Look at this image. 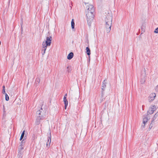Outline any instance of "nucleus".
<instances>
[{"instance_id":"nucleus-19","label":"nucleus","mask_w":158,"mask_h":158,"mask_svg":"<svg viewBox=\"0 0 158 158\" xmlns=\"http://www.w3.org/2000/svg\"><path fill=\"white\" fill-rule=\"evenodd\" d=\"M2 93L3 94L6 93L5 90V86L4 85H3L2 87Z\"/></svg>"},{"instance_id":"nucleus-2","label":"nucleus","mask_w":158,"mask_h":158,"mask_svg":"<svg viewBox=\"0 0 158 158\" xmlns=\"http://www.w3.org/2000/svg\"><path fill=\"white\" fill-rule=\"evenodd\" d=\"M52 40V37L51 36L47 37L46 38V40L43 42L41 48L42 55H44L45 53L47 46H50L51 45Z\"/></svg>"},{"instance_id":"nucleus-13","label":"nucleus","mask_w":158,"mask_h":158,"mask_svg":"<svg viewBox=\"0 0 158 158\" xmlns=\"http://www.w3.org/2000/svg\"><path fill=\"white\" fill-rule=\"evenodd\" d=\"M86 49L87 54L88 55H89L90 54V49L87 47L86 48Z\"/></svg>"},{"instance_id":"nucleus-8","label":"nucleus","mask_w":158,"mask_h":158,"mask_svg":"<svg viewBox=\"0 0 158 158\" xmlns=\"http://www.w3.org/2000/svg\"><path fill=\"white\" fill-rule=\"evenodd\" d=\"M64 102L65 104V109H66V107H67L68 104V102L66 99V97L65 96H64Z\"/></svg>"},{"instance_id":"nucleus-21","label":"nucleus","mask_w":158,"mask_h":158,"mask_svg":"<svg viewBox=\"0 0 158 158\" xmlns=\"http://www.w3.org/2000/svg\"><path fill=\"white\" fill-rule=\"evenodd\" d=\"M157 113H156L155 114L154 116L153 117V120L151 122H152L154 121V120L156 119V117H157Z\"/></svg>"},{"instance_id":"nucleus-12","label":"nucleus","mask_w":158,"mask_h":158,"mask_svg":"<svg viewBox=\"0 0 158 158\" xmlns=\"http://www.w3.org/2000/svg\"><path fill=\"white\" fill-rule=\"evenodd\" d=\"M141 77H142V78H145L146 77V72L145 71V69H144V71L142 73Z\"/></svg>"},{"instance_id":"nucleus-20","label":"nucleus","mask_w":158,"mask_h":158,"mask_svg":"<svg viewBox=\"0 0 158 158\" xmlns=\"http://www.w3.org/2000/svg\"><path fill=\"white\" fill-rule=\"evenodd\" d=\"M153 110H151V109H150L148 111V113L150 114H153Z\"/></svg>"},{"instance_id":"nucleus-10","label":"nucleus","mask_w":158,"mask_h":158,"mask_svg":"<svg viewBox=\"0 0 158 158\" xmlns=\"http://www.w3.org/2000/svg\"><path fill=\"white\" fill-rule=\"evenodd\" d=\"M73 56V52H70L67 56V59L69 60L71 59Z\"/></svg>"},{"instance_id":"nucleus-30","label":"nucleus","mask_w":158,"mask_h":158,"mask_svg":"<svg viewBox=\"0 0 158 158\" xmlns=\"http://www.w3.org/2000/svg\"><path fill=\"white\" fill-rule=\"evenodd\" d=\"M67 71H68V72H69V70H68Z\"/></svg>"},{"instance_id":"nucleus-6","label":"nucleus","mask_w":158,"mask_h":158,"mask_svg":"<svg viewBox=\"0 0 158 158\" xmlns=\"http://www.w3.org/2000/svg\"><path fill=\"white\" fill-rule=\"evenodd\" d=\"M48 138L46 146L48 147H49L51 142V132H50L49 134L48 135Z\"/></svg>"},{"instance_id":"nucleus-24","label":"nucleus","mask_w":158,"mask_h":158,"mask_svg":"<svg viewBox=\"0 0 158 158\" xmlns=\"http://www.w3.org/2000/svg\"><path fill=\"white\" fill-rule=\"evenodd\" d=\"M155 33H158V27L154 31Z\"/></svg>"},{"instance_id":"nucleus-18","label":"nucleus","mask_w":158,"mask_h":158,"mask_svg":"<svg viewBox=\"0 0 158 158\" xmlns=\"http://www.w3.org/2000/svg\"><path fill=\"white\" fill-rule=\"evenodd\" d=\"M145 78H142L141 77V80L140 81V82L141 83V84H143L145 82Z\"/></svg>"},{"instance_id":"nucleus-29","label":"nucleus","mask_w":158,"mask_h":158,"mask_svg":"<svg viewBox=\"0 0 158 158\" xmlns=\"http://www.w3.org/2000/svg\"><path fill=\"white\" fill-rule=\"evenodd\" d=\"M69 68V66L67 67V69H68V68Z\"/></svg>"},{"instance_id":"nucleus-1","label":"nucleus","mask_w":158,"mask_h":158,"mask_svg":"<svg viewBox=\"0 0 158 158\" xmlns=\"http://www.w3.org/2000/svg\"><path fill=\"white\" fill-rule=\"evenodd\" d=\"M112 16L111 13H108L106 16L105 20L106 22V29L107 33L109 32L111 30L112 22Z\"/></svg>"},{"instance_id":"nucleus-11","label":"nucleus","mask_w":158,"mask_h":158,"mask_svg":"<svg viewBox=\"0 0 158 158\" xmlns=\"http://www.w3.org/2000/svg\"><path fill=\"white\" fill-rule=\"evenodd\" d=\"M106 82L105 80H104L103 81V82L102 83V89L103 90H104L105 88L106 87Z\"/></svg>"},{"instance_id":"nucleus-9","label":"nucleus","mask_w":158,"mask_h":158,"mask_svg":"<svg viewBox=\"0 0 158 158\" xmlns=\"http://www.w3.org/2000/svg\"><path fill=\"white\" fill-rule=\"evenodd\" d=\"M148 118L147 116L144 117L143 118V124H145L148 122Z\"/></svg>"},{"instance_id":"nucleus-28","label":"nucleus","mask_w":158,"mask_h":158,"mask_svg":"<svg viewBox=\"0 0 158 158\" xmlns=\"http://www.w3.org/2000/svg\"><path fill=\"white\" fill-rule=\"evenodd\" d=\"M67 95V94H66L64 96H65V97H66Z\"/></svg>"},{"instance_id":"nucleus-26","label":"nucleus","mask_w":158,"mask_h":158,"mask_svg":"<svg viewBox=\"0 0 158 158\" xmlns=\"http://www.w3.org/2000/svg\"><path fill=\"white\" fill-rule=\"evenodd\" d=\"M152 122L151 124H150V125H149V129H151V128L152 127Z\"/></svg>"},{"instance_id":"nucleus-14","label":"nucleus","mask_w":158,"mask_h":158,"mask_svg":"<svg viewBox=\"0 0 158 158\" xmlns=\"http://www.w3.org/2000/svg\"><path fill=\"white\" fill-rule=\"evenodd\" d=\"M71 27L72 29H73L74 28L75 23L74 22L73 19H72L71 23Z\"/></svg>"},{"instance_id":"nucleus-5","label":"nucleus","mask_w":158,"mask_h":158,"mask_svg":"<svg viewBox=\"0 0 158 158\" xmlns=\"http://www.w3.org/2000/svg\"><path fill=\"white\" fill-rule=\"evenodd\" d=\"M87 10L86 11H88L90 12H94V6L92 5H89V6L87 7Z\"/></svg>"},{"instance_id":"nucleus-22","label":"nucleus","mask_w":158,"mask_h":158,"mask_svg":"<svg viewBox=\"0 0 158 158\" xmlns=\"http://www.w3.org/2000/svg\"><path fill=\"white\" fill-rule=\"evenodd\" d=\"M156 106L155 105H154L152 106V107H151V108H150V109H151V110H153V111H154L156 109Z\"/></svg>"},{"instance_id":"nucleus-17","label":"nucleus","mask_w":158,"mask_h":158,"mask_svg":"<svg viewBox=\"0 0 158 158\" xmlns=\"http://www.w3.org/2000/svg\"><path fill=\"white\" fill-rule=\"evenodd\" d=\"M5 99L6 101H8L9 100V97L6 93L5 94Z\"/></svg>"},{"instance_id":"nucleus-4","label":"nucleus","mask_w":158,"mask_h":158,"mask_svg":"<svg viewBox=\"0 0 158 158\" xmlns=\"http://www.w3.org/2000/svg\"><path fill=\"white\" fill-rule=\"evenodd\" d=\"M93 13L94 12H89L88 11H86L87 23L89 27L91 26V24L93 23L94 18Z\"/></svg>"},{"instance_id":"nucleus-23","label":"nucleus","mask_w":158,"mask_h":158,"mask_svg":"<svg viewBox=\"0 0 158 158\" xmlns=\"http://www.w3.org/2000/svg\"><path fill=\"white\" fill-rule=\"evenodd\" d=\"M36 82L39 83L40 82V79L39 78H37L35 80Z\"/></svg>"},{"instance_id":"nucleus-3","label":"nucleus","mask_w":158,"mask_h":158,"mask_svg":"<svg viewBox=\"0 0 158 158\" xmlns=\"http://www.w3.org/2000/svg\"><path fill=\"white\" fill-rule=\"evenodd\" d=\"M46 113L43 111L42 108L36 112L37 118L35 121L36 125H38L40 120L44 119L45 117Z\"/></svg>"},{"instance_id":"nucleus-27","label":"nucleus","mask_w":158,"mask_h":158,"mask_svg":"<svg viewBox=\"0 0 158 158\" xmlns=\"http://www.w3.org/2000/svg\"><path fill=\"white\" fill-rule=\"evenodd\" d=\"M156 91L158 92V85L156 86Z\"/></svg>"},{"instance_id":"nucleus-15","label":"nucleus","mask_w":158,"mask_h":158,"mask_svg":"<svg viewBox=\"0 0 158 158\" xmlns=\"http://www.w3.org/2000/svg\"><path fill=\"white\" fill-rule=\"evenodd\" d=\"M25 131H23V132L22 133L21 135V137H20V141L22 140V139H23V138L24 136V134H25Z\"/></svg>"},{"instance_id":"nucleus-25","label":"nucleus","mask_w":158,"mask_h":158,"mask_svg":"<svg viewBox=\"0 0 158 158\" xmlns=\"http://www.w3.org/2000/svg\"><path fill=\"white\" fill-rule=\"evenodd\" d=\"M145 124H142L141 125V129H143L145 128Z\"/></svg>"},{"instance_id":"nucleus-7","label":"nucleus","mask_w":158,"mask_h":158,"mask_svg":"<svg viewBox=\"0 0 158 158\" xmlns=\"http://www.w3.org/2000/svg\"><path fill=\"white\" fill-rule=\"evenodd\" d=\"M156 96V94L154 93H152L150 94L149 98V101L150 102H152L155 99Z\"/></svg>"},{"instance_id":"nucleus-16","label":"nucleus","mask_w":158,"mask_h":158,"mask_svg":"<svg viewBox=\"0 0 158 158\" xmlns=\"http://www.w3.org/2000/svg\"><path fill=\"white\" fill-rule=\"evenodd\" d=\"M21 144L20 145V147L19 148V153H20V154H21V153L20 152L22 150H23V147H22V145H21Z\"/></svg>"}]
</instances>
